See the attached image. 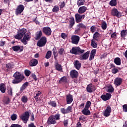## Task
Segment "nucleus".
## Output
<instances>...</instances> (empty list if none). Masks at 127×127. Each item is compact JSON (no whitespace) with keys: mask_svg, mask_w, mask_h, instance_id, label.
<instances>
[{"mask_svg":"<svg viewBox=\"0 0 127 127\" xmlns=\"http://www.w3.org/2000/svg\"><path fill=\"white\" fill-rule=\"evenodd\" d=\"M13 77L15 79L12 81L13 84H18V83H20L24 79V76L21 74V73L17 71L14 74Z\"/></svg>","mask_w":127,"mask_h":127,"instance_id":"1","label":"nucleus"},{"mask_svg":"<svg viewBox=\"0 0 127 127\" xmlns=\"http://www.w3.org/2000/svg\"><path fill=\"white\" fill-rule=\"evenodd\" d=\"M70 53L74 54L75 55H79L80 54L84 53L85 50H82L79 47H73L70 51Z\"/></svg>","mask_w":127,"mask_h":127,"instance_id":"2","label":"nucleus"},{"mask_svg":"<svg viewBox=\"0 0 127 127\" xmlns=\"http://www.w3.org/2000/svg\"><path fill=\"white\" fill-rule=\"evenodd\" d=\"M26 32L27 31L24 28L18 31V34L15 36V38H16V39H21L22 37H23V36L25 35Z\"/></svg>","mask_w":127,"mask_h":127,"instance_id":"3","label":"nucleus"},{"mask_svg":"<svg viewBox=\"0 0 127 127\" xmlns=\"http://www.w3.org/2000/svg\"><path fill=\"white\" fill-rule=\"evenodd\" d=\"M24 10V6L22 4H20L18 5L15 9V12L16 15H19V14H21Z\"/></svg>","mask_w":127,"mask_h":127,"instance_id":"4","label":"nucleus"},{"mask_svg":"<svg viewBox=\"0 0 127 127\" xmlns=\"http://www.w3.org/2000/svg\"><path fill=\"white\" fill-rule=\"evenodd\" d=\"M46 42H47L46 37H42L39 41H38L37 45L39 47H43V46H44L45 44H46Z\"/></svg>","mask_w":127,"mask_h":127,"instance_id":"5","label":"nucleus"},{"mask_svg":"<svg viewBox=\"0 0 127 127\" xmlns=\"http://www.w3.org/2000/svg\"><path fill=\"white\" fill-rule=\"evenodd\" d=\"M71 43L72 44H78L79 41H80V37L77 35H72L71 38Z\"/></svg>","mask_w":127,"mask_h":127,"instance_id":"6","label":"nucleus"},{"mask_svg":"<svg viewBox=\"0 0 127 127\" xmlns=\"http://www.w3.org/2000/svg\"><path fill=\"white\" fill-rule=\"evenodd\" d=\"M20 119L25 124H26L28 119H29V113L28 112H25L24 114L20 116Z\"/></svg>","mask_w":127,"mask_h":127,"instance_id":"7","label":"nucleus"},{"mask_svg":"<svg viewBox=\"0 0 127 127\" xmlns=\"http://www.w3.org/2000/svg\"><path fill=\"white\" fill-rule=\"evenodd\" d=\"M42 31L45 35H47L48 36H50L51 35V33L52 31H51V28L49 27H44L42 29Z\"/></svg>","mask_w":127,"mask_h":127,"instance_id":"8","label":"nucleus"},{"mask_svg":"<svg viewBox=\"0 0 127 127\" xmlns=\"http://www.w3.org/2000/svg\"><path fill=\"white\" fill-rule=\"evenodd\" d=\"M85 16H86L85 14L81 15L78 13L75 14V17L76 22H81L82 21V19H84L85 18Z\"/></svg>","mask_w":127,"mask_h":127,"instance_id":"9","label":"nucleus"},{"mask_svg":"<svg viewBox=\"0 0 127 127\" xmlns=\"http://www.w3.org/2000/svg\"><path fill=\"white\" fill-rule=\"evenodd\" d=\"M86 90L88 93H93V92H95L96 87H95V86L92 84H90L87 86Z\"/></svg>","mask_w":127,"mask_h":127,"instance_id":"10","label":"nucleus"},{"mask_svg":"<svg viewBox=\"0 0 127 127\" xmlns=\"http://www.w3.org/2000/svg\"><path fill=\"white\" fill-rule=\"evenodd\" d=\"M47 124L48 125H55L56 124V121L54 118V115L50 116L48 119Z\"/></svg>","mask_w":127,"mask_h":127,"instance_id":"11","label":"nucleus"},{"mask_svg":"<svg viewBox=\"0 0 127 127\" xmlns=\"http://www.w3.org/2000/svg\"><path fill=\"white\" fill-rule=\"evenodd\" d=\"M111 13L112 15H114V16H117V17H121L122 16V13H120V12L118 11V9L116 8H114L112 9Z\"/></svg>","mask_w":127,"mask_h":127,"instance_id":"12","label":"nucleus"},{"mask_svg":"<svg viewBox=\"0 0 127 127\" xmlns=\"http://www.w3.org/2000/svg\"><path fill=\"white\" fill-rule=\"evenodd\" d=\"M111 97H112V95L110 93H107L106 94H103L101 95V98L103 101H108V100H110L111 99Z\"/></svg>","mask_w":127,"mask_h":127,"instance_id":"13","label":"nucleus"},{"mask_svg":"<svg viewBox=\"0 0 127 127\" xmlns=\"http://www.w3.org/2000/svg\"><path fill=\"white\" fill-rule=\"evenodd\" d=\"M112 112V109L111 107L107 106L106 109L105 110L104 113V117H109L110 116L111 113Z\"/></svg>","mask_w":127,"mask_h":127,"instance_id":"14","label":"nucleus"},{"mask_svg":"<svg viewBox=\"0 0 127 127\" xmlns=\"http://www.w3.org/2000/svg\"><path fill=\"white\" fill-rule=\"evenodd\" d=\"M30 39V36L27 34H25L22 40V42L23 43V44H25V45H26L27 44V41H28Z\"/></svg>","mask_w":127,"mask_h":127,"instance_id":"15","label":"nucleus"},{"mask_svg":"<svg viewBox=\"0 0 127 127\" xmlns=\"http://www.w3.org/2000/svg\"><path fill=\"white\" fill-rule=\"evenodd\" d=\"M90 54V52L87 51L83 55H81L79 57L80 60H87L89 58V55Z\"/></svg>","mask_w":127,"mask_h":127,"instance_id":"16","label":"nucleus"},{"mask_svg":"<svg viewBox=\"0 0 127 127\" xmlns=\"http://www.w3.org/2000/svg\"><path fill=\"white\" fill-rule=\"evenodd\" d=\"M123 83V79L120 77L116 78L114 80V85L118 87V86H120Z\"/></svg>","mask_w":127,"mask_h":127,"instance_id":"17","label":"nucleus"},{"mask_svg":"<svg viewBox=\"0 0 127 127\" xmlns=\"http://www.w3.org/2000/svg\"><path fill=\"white\" fill-rule=\"evenodd\" d=\"M78 74V71L75 70H72L70 72V75L71 78H77Z\"/></svg>","mask_w":127,"mask_h":127,"instance_id":"18","label":"nucleus"},{"mask_svg":"<svg viewBox=\"0 0 127 127\" xmlns=\"http://www.w3.org/2000/svg\"><path fill=\"white\" fill-rule=\"evenodd\" d=\"M73 64L75 68H76V69H77V70H79L80 68H81V63H80V62H79V61L78 60L74 61Z\"/></svg>","mask_w":127,"mask_h":127,"instance_id":"19","label":"nucleus"},{"mask_svg":"<svg viewBox=\"0 0 127 127\" xmlns=\"http://www.w3.org/2000/svg\"><path fill=\"white\" fill-rule=\"evenodd\" d=\"M73 102V95L68 94L66 96V103L71 104Z\"/></svg>","mask_w":127,"mask_h":127,"instance_id":"20","label":"nucleus"},{"mask_svg":"<svg viewBox=\"0 0 127 127\" xmlns=\"http://www.w3.org/2000/svg\"><path fill=\"white\" fill-rule=\"evenodd\" d=\"M81 112L85 116H90V115H91V112L89 110V108H87L86 107L82 110Z\"/></svg>","mask_w":127,"mask_h":127,"instance_id":"21","label":"nucleus"},{"mask_svg":"<svg viewBox=\"0 0 127 127\" xmlns=\"http://www.w3.org/2000/svg\"><path fill=\"white\" fill-rule=\"evenodd\" d=\"M38 64V61L37 60L33 59L30 62V65L32 67H33V66H36Z\"/></svg>","mask_w":127,"mask_h":127,"instance_id":"22","label":"nucleus"},{"mask_svg":"<svg viewBox=\"0 0 127 127\" xmlns=\"http://www.w3.org/2000/svg\"><path fill=\"white\" fill-rule=\"evenodd\" d=\"M96 52H97L96 50H92L90 53V56L89 57V60L91 61V60H93L94 59V58L95 57V55H96Z\"/></svg>","mask_w":127,"mask_h":127,"instance_id":"23","label":"nucleus"},{"mask_svg":"<svg viewBox=\"0 0 127 127\" xmlns=\"http://www.w3.org/2000/svg\"><path fill=\"white\" fill-rule=\"evenodd\" d=\"M86 10H87V7L86 6H81L79 8L78 12V13H84V12H86Z\"/></svg>","mask_w":127,"mask_h":127,"instance_id":"24","label":"nucleus"},{"mask_svg":"<svg viewBox=\"0 0 127 127\" xmlns=\"http://www.w3.org/2000/svg\"><path fill=\"white\" fill-rule=\"evenodd\" d=\"M42 36V31L41 30L38 31L36 33V39L38 40L40 39V37Z\"/></svg>","mask_w":127,"mask_h":127,"instance_id":"25","label":"nucleus"},{"mask_svg":"<svg viewBox=\"0 0 127 127\" xmlns=\"http://www.w3.org/2000/svg\"><path fill=\"white\" fill-rule=\"evenodd\" d=\"M5 90H6V88L5 87V85L3 83H1L0 84V91L2 93H5Z\"/></svg>","mask_w":127,"mask_h":127,"instance_id":"26","label":"nucleus"},{"mask_svg":"<svg viewBox=\"0 0 127 127\" xmlns=\"http://www.w3.org/2000/svg\"><path fill=\"white\" fill-rule=\"evenodd\" d=\"M74 24H75V19H74L73 17H72L69 20V28H72Z\"/></svg>","mask_w":127,"mask_h":127,"instance_id":"27","label":"nucleus"},{"mask_svg":"<svg viewBox=\"0 0 127 127\" xmlns=\"http://www.w3.org/2000/svg\"><path fill=\"white\" fill-rule=\"evenodd\" d=\"M55 67L56 70H58V71H59L60 72H62V66H61V64L56 63L55 64Z\"/></svg>","mask_w":127,"mask_h":127,"instance_id":"28","label":"nucleus"},{"mask_svg":"<svg viewBox=\"0 0 127 127\" xmlns=\"http://www.w3.org/2000/svg\"><path fill=\"white\" fill-rule=\"evenodd\" d=\"M12 48L14 51H22V49H21L20 46H15L14 47H12Z\"/></svg>","mask_w":127,"mask_h":127,"instance_id":"29","label":"nucleus"},{"mask_svg":"<svg viewBox=\"0 0 127 127\" xmlns=\"http://www.w3.org/2000/svg\"><path fill=\"white\" fill-rule=\"evenodd\" d=\"M121 59L120 58H116L114 59V63L116 64V65H121Z\"/></svg>","mask_w":127,"mask_h":127,"instance_id":"30","label":"nucleus"},{"mask_svg":"<svg viewBox=\"0 0 127 127\" xmlns=\"http://www.w3.org/2000/svg\"><path fill=\"white\" fill-rule=\"evenodd\" d=\"M67 80V77L64 76L60 79L59 83V84H60V83H66Z\"/></svg>","mask_w":127,"mask_h":127,"instance_id":"31","label":"nucleus"},{"mask_svg":"<svg viewBox=\"0 0 127 127\" xmlns=\"http://www.w3.org/2000/svg\"><path fill=\"white\" fill-rule=\"evenodd\" d=\"M28 86V82L24 83L20 88V92H22L24 90L26 89V87Z\"/></svg>","mask_w":127,"mask_h":127,"instance_id":"32","label":"nucleus"},{"mask_svg":"<svg viewBox=\"0 0 127 127\" xmlns=\"http://www.w3.org/2000/svg\"><path fill=\"white\" fill-rule=\"evenodd\" d=\"M85 3V0H77V4L78 6H80V5H83Z\"/></svg>","mask_w":127,"mask_h":127,"instance_id":"33","label":"nucleus"},{"mask_svg":"<svg viewBox=\"0 0 127 127\" xmlns=\"http://www.w3.org/2000/svg\"><path fill=\"white\" fill-rule=\"evenodd\" d=\"M114 87H113V86L110 85L108 86V90L107 92L108 93H113L114 92Z\"/></svg>","mask_w":127,"mask_h":127,"instance_id":"34","label":"nucleus"},{"mask_svg":"<svg viewBox=\"0 0 127 127\" xmlns=\"http://www.w3.org/2000/svg\"><path fill=\"white\" fill-rule=\"evenodd\" d=\"M52 55V52L51 51H49L47 52L46 55V59H49L51 58V55Z\"/></svg>","mask_w":127,"mask_h":127,"instance_id":"35","label":"nucleus"},{"mask_svg":"<svg viewBox=\"0 0 127 127\" xmlns=\"http://www.w3.org/2000/svg\"><path fill=\"white\" fill-rule=\"evenodd\" d=\"M100 36H101V34L99 33V32H96L93 35V39L97 40V38H98V37H100Z\"/></svg>","mask_w":127,"mask_h":127,"instance_id":"36","label":"nucleus"},{"mask_svg":"<svg viewBox=\"0 0 127 127\" xmlns=\"http://www.w3.org/2000/svg\"><path fill=\"white\" fill-rule=\"evenodd\" d=\"M110 5L111 6H116L117 5V0H112L110 2Z\"/></svg>","mask_w":127,"mask_h":127,"instance_id":"37","label":"nucleus"},{"mask_svg":"<svg viewBox=\"0 0 127 127\" xmlns=\"http://www.w3.org/2000/svg\"><path fill=\"white\" fill-rule=\"evenodd\" d=\"M13 66V64L12 63H9L6 64V67L8 69H12Z\"/></svg>","mask_w":127,"mask_h":127,"instance_id":"38","label":"nucleus"},{"mask_svg":"<svg viewBox=\"0 0 127 127\" xmlns=\"http://www.w3.org/2000/svg\"><path fill=\"white\" fill-rule=\"evenodd\" d=\"M91 46H92L93 48H97V43H96L94 40H91Z\"/></svg>","mask_w":127,"mask_h":127,"instance_id":"39","label":"nucleus"},{"mask_svg":"<svg viewBox=\"0 0 127 127\" xmlns=\"http://www.w3.org/2000/svg\"><path fill=\"white\" fill-rule=\"evenodd\" d=\"M59 11V6H55L53 8V12H58Z\"/></svg>","mask_w":127,"mask_h":127,"instance_id":"40","label":"nucleus"},{"mask_svg":"<svg viewBox=\"0 0 127 127\" xmlns=\"http://www.w3.org/2000/svg\"><path fill=\"white\" fill-rule=\"evenodd\" d=\"M27 97L26 96H23L22 97L21 101L23 103H26L27 102Z\"/></svg>","mask_w":127,"mask_h":127,"instance_id":"41","label":"nucleus"},{"mask_svg":"<svg viewBox=\"0 0 127 127\" xmlns=\"http://www.w3.org/2000/svg\"><path fill=\"white\" fill-rule=\"evenodd\" d=\"M127 34V30H123L121 32V35L122 37H125L126 35Z\"/></svg>","mask_w":127,"mask_h":127,"instance_id":"42","label":"nucleus"},{"mask_svg":"<svg viewBox=\"0 0 127 127\" xmlns=\"http://www.w3.org/2000/svg\"><path fill=\"white\" fill-rule=\"evenodd\" d=\"M24 73H25V75L27 76L28 77V76H29V75H30L31 74V72L30 70L26 69L24 71Z\"/></svg>","mask_w":127,"mask_h":127,"instance_id":"43","label":"nucleus"},{"mask_svg":"<svg viewBox=\"0 0 127 127\" xmlns=\"http://www.w3.org/2000/svg\"><path fill=\"white\" fill-rule=\"evenodd\" d=\"M102 29H104V30L107 28V23H106V22L104 21L102 22Z\"/></svg>","mask_w":127,"mask_h":127,"instance_id":"44","label":"nucleus"},{"mask_svg":"<svg viewBox=\"0 0 127 127\" xmlns=\"http://www.w3.org/2000/svg\"><path fill=\"white\" fill-rule=\"evenodd\" d=\"M11 118L12 121H15V120H16V119L17 118V116L16 115V114H13L11 116Z\"/></svg>","mask_w":127,"mask_h":127,"instance_id":"45","label":"nucleus"},{"mask_svg":"<svg viewBox=\"0 0 127 127\" xmlns=\"http://www.w3.org/2000/svg\"><path fill=\"white\" fill-rule=\"evenodd\" d=\"M77 27H79V28H86V26H85L84 24L80 23L77 25Z\"/></svg>","mask_w":127,"mask_h":127,"instance_id":"46","label":"nucleus"},{"mask_svg":"<svg viewBox=\"0 0 127 127\" xmlns=\"http://www.w3.org/2000/svg\"><path fill=\"white\" fill-rule=\"evenodd\" d=\"M54 119H55V121L60 120V114H56V115L54 116Z\"/></svg>","mask_w":127,"mask_h":127,"instance_id":"47","label":"nucleus"},{"mask_svg":"<svg viewBox=\"0 0 127 127\" xmlns=\"http://www.w3.org/2000/svg\"><path fill=\"white\" fill-rule=\"evenodd\" d=\"M91 107V102L90 101H87L86 103V104L85 106V108H86L87 109H89Z\"/></svg>","mask_w":127,"mask_h":127,"instance_id":"48","label":"nucleus"},{"mask_svg":"<svg viewBox=\"0 0 127 127\" xmlns=\"http://www.w3.org/2000/svg\"><path fill=\"white\" fill-rule=\"evenodd\" d=\"M8 94L9 96H12V88H9L8 89Z\"/></svg>","mask_w":127,"mask_h":127,"instance_id":"49","label":"nucleus"},{"mask_svg":"<svg viewBox=\"0 0 127 127\" xmlns=\"http://www.w3.org/2000/svg\"><path fill=\"white\" fill-rule=\"evenodd\" d=\"M41 95V92L40 91H38V93L36 94V96L34 97V98L35 100H38V97H39Z\"/></svg>","mask_w":127,"mask_h":127,"instance_id":"50","label":"nucleus"},{"mask_svg":"<svg viewBox=\"0 0 127 127\" xmlns=\"http://www.w3.org/2000/svg\"><path fill=\"white\" fill-rule=\"evenodd\" d=\"M80 121H82L83 122H86V117H85L84 116H81L79 117Z\"/></svg>","mask_w":127,"mask_h":127,"instance_id":"51","label":"nucleus"},{"mask_svg":"<svg viewBox=\"0 0 127 127\" xmlns=\"http://www.w3.org/2000/svg\"><path fill=\"white\" fill-rule=\"evenodd\" d=\"M91 31L92 33H94L96 30V26H92L90 28Z\"/></svg>","mask_w":127,"mask_h":127,"instance_id":"52","label":"nucleus"},{"mask_svg":"<svg viewBox=\"0 0 127 127\" xmlns=\"http://www.w3.org/2000/svg\"><path fill=\"white\" fill-rule=\"evenodd\" d=\"M123 111L126 113L127 112V104L124 105L123 106Z\"/></svg>","mask_w":127,"mask_h":127,"instance_id":"53","label":"nucleus"},{"mask_svg":"<svg viewBox=\"0 0 127 127\" xmlns=\"http://www.w3.org/2000/svg\"><path fill=\"white\" fill-rule=\"evenodd\" d=\"M66 112L67 113H70L71 111H72V107L71 106H68L66 109Z\"/></svg>","mask_w":127,"mask_h":127,"instance_id":"54","label":"nucleus"},{"mask_svg":"<svg viewBox=\"0 0 127 127\" xmlns=\"http://www.w3.org/2000/svg\"><path fill=\"white\" fill-rule=\"evenodd\" d=\"M9 102H10L9 98L6 97V100L4 101L5 104H6V105H8V104H9Z\"/></svg>","mask_w":127,"mask_h":127,"instance_id":"55","label":"nucleus"},{"mask_svg":"<svg viewBox=\"0 0 127 127\" xmlns=\"http://www.w3.org/2000/svg\"><path fill=\"white\" fill-rule=\"evenodd\" d=\"M49 104L51 105L52 107H56V103L54 101L50 102Z\"/></svg>","mask_w":127,"mask_h":127,"instance_id":"56","label":"nucleus"},{"mask_svg":"<svg viewBox=\"0 0 127 127\" xmlns=\"http://www.w3.org/2000/svg\"><path fill=\"white\" fill-rule=\"evenodd\" d=\"M61 111L62 114H67L66 109H65L64 108H62L61 109Z\"/></svg>","mask_w":127,"mask_h":127,"instance_id":"57","label":"nucleus"},{"mask_svg":"<svg viewBox=\"0 0 127 127\" xmlns=\"http://www.w3.org/2000/svg\"><path fill=\"white\" fill-rule=\"evenodd\" d=\"M64 53V49L63 48L60 49L59 51V54H60V55H62Z\"/></svg>","mask_w":127,"mask_h":127,"instance_id":"58","label":"nucleus"},{"mask_svg":"<svg viewBox=\"0 0 127 127\" xmlns=\"http://www.w3.org/2000/svg\"><path fill=\"white\" fill-rule=\"evenodd\" d=\"M118 72H119V69L117 68H113L112 69V73H113V74H116Z\"/></svg>","mask_w":127,"mask_h":127,"instance_id":"59","label":"nucleus"},{"mask_svg":"<svg viewBox=\"0 0 127 127\" xmlns=\"http://www.w3.org/2000/svg\"><path fill=\"white\" fill-rule=\"evenodd\" d=\"M62 38H63V39H65L67 37V35L66 34L63 33L61 34Z\"/></svg>","mask_w":127,"mask_h":127,"instance_id":"60","label":"nucleus"},{"mask_svg":"<svg viewBox=\"0 0 127 127\" xmlns=\"http://www.w3.org/2000/svg\"><path fill=\"white\" fill-rule=\"evenodd\" d=\"M53 52L54 58H56V57H57L58 55H57V53L55 52V50L54 49H53Z\"/></svg>","mask_w":127,"mask_h":127,"instance_id":"61","label":"nucleus"},{"mask_svg":"<svg viewBox=\"0 0 127 127\" xmlns=\"http://www.w3.org/2000/svg\"><path fill=\"white\" fill-rule=\"evenodd\" d=\"M64 6H65V2H64V1L62 2L60 4V7L61 8H63V7H64Z\"/></svg>","mask_w":127,"mask_h":127,"instance_id":"62","label":"nucleus"},{"mask_svg":"<svg viewBox=\"0 0 127 127\" xmlns=\"http://www.w3.org/2000/svg\"><path fill=\"white\" fill-rule=\"evenodd\" d=\"M111 37H112V38H116V37H117V34L116 33V32L113 33L111 35Z\"/></svg>","mask_w":127,"mask_h":127,"instance_id":"63","label":"nucleus"},{"mask_svg":"<svg viewBox=\"0 0 127 127\" xmlns=\"http://www.w3.org/2000/svg\"><path fill=\"white\" fill-rule=\"evenodd\" d=\"M10 127H22L19 125L17 124H12Z\"/></svg>","mask_w":127,"mask_h":127,"instance_id":"64","label":"nucleus"}]
</instances>
